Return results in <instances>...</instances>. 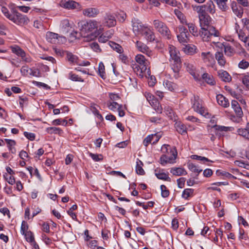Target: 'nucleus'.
<instances>
[{"instance_id":"obj_1","label":"nucleus","mask_w":249,"mask_h":249,"mask_svg":"<svg viewBox=\"0 0 249 249\" xmlns=\"http://www.w3.org/2000/svg\"><path fill=\"white\" fill-rule=\"evenodd\" d=\"M168 50L170 56L171 67L174 72L173 76L175 79H178L179 77V72L181 68V61L179 53L173 45H170Z\"/></svg>"},{"instance_id":"obj_2","label":"nucleus","mask_w":249,"mask_h":249,"mask_svg":"<svg viewBox=\"0 0 249 249\" xmlns=\"http://www.w3.org/2000/svg\"><path fill=\"white\" fill-rule=\"evenodd\" d=\"M199 36L204 41H209L213 36L218 37L220 33L214 27H201Z\"/></svg>"},{"instance_id":"obj_3","label":"nucleus","mask_w":249,"mask_h":249,"mask_svg":"<svg viewBox=\"0 0 249 249\" xmlns=\"http://www.w3.org/2000/svg\"><path fill=\"white\" fill-rule=\"evenodd\" d=\"M153 25L155 29L165 38L170 39L171 34L166 24L163 22L155 19L153 21Z\"/></svg>"},{"instance_id":"obj_4","label":"nucleus","mask_w":249,"mask_h":249,"mask_svg":"<svg viewBox=\"0 0 249 249\" xmlns=\"http://www.w3.org/2000/svg\"><path fill=\"white\" fill-rule=\"evenodd\" d=\"M193 10L197 13H209L213 14L215 12V7L211 0L207 1L206 4L201 5H192Z\"/></svg>"},{"instance_id":"obj_5","label":"nucleus","mask_w":249,"mask_h":249,"mask_svg":"<svg viewBox=\"0 0 249 249\" xmlns=\"http://www.w3.org/2000/svg\"><path fill=\"white\" fill-rule=\"evenodd\" d=\"M10 20L17 25L21 26L28 24L30 21L27 16L22 15L14 9L12 10V16Z\"/></svg>"},{"instance_id":"obj_6","label":"nucleus","mask_w":249,"mask_h":249,"mask_svg":"<svg viewBox=\"0 0 249 249\" xmlns=\"http://www.w3.org/2000/svg\"><path fill=\"white\" fill-rule=\"evenodd\" d=\"M201 102V101L200 100L199 96L194 95L193 97L191 99V102L193 104L192 107L196 112L199 113L201 115L206 118L210 117V114L202 107Z\"/></svg>"},{"instance_id":"obj_7","label":"nucleus","mask_w":249,"mask_h":249,"mask_svg":"<svg viewBox=\"0 0 249 249\" xmlns=\"http://www.w3.org/2000/svg\"><path fill=\"white\" fill-rule=\"evenodd\" d=\"M170 152L171 153V156H169L166 155H162L160 158V164L162 165H165L166 164L169 163H174L175 162V160L177 157L178 152L177 149L175 147L170 148Z\"/></svg>"},{"instance_id":"obj_8","label":"nucleus","mask_w":249,"mask_h":249,"mask_svg":"<svg viewBox=\"0 0 249 249\" xmlns=\"http://www.w3.org/2000/svg\"><path fill=\"white\" fill-rule=\"evenodd\" d=\"M200 27H213L211 25L212 18L208 13H197Z\"/></svg>"},{"instance_id":"obj_9","label":"nucleus","mask_w":249,"mask_h":249,"mask_svg":"<svg viewBox=\"0 0 249 249\" xmlns=\"http://www.w3.org/2000/svg\"><path fill=\"white\" fill-rule=\"evenodd\" d=\"M59 4L61 7L68 10L79 9L80 8L79 3L72 0H61Z\"/></svg>"},{"instance_id":"obj_10","label":"nucleus","mask_w":249,"mask_h":249,"mask_svg":"<svg viewBox=\"0 0 249 249\" xmlns=\"http://www.w3.org/2000/svg\"><path fill=\"white\" fill-rule=\"evenodd\" d=\"M46 39L48 42L53 44L59 43L60 39L61 42L66 40L65 37L60 36L58 34L51 32H47L46 33Z\"/></svg>"},{"instance_id":"obj_11","label":"nucleus","mask_w":249,"mask_h":249,"mask_svg":"<svg viewBox=\"0 0 249 249\" xmlns=\"http://www.w3.org/2000/svg\"><path fill=\"white\" fill-rule=\"evenodd\" d=\"M131 22L133 31L136 35L141 34L143 30L146 27L142 24L139 19L135 18L132 19Z\"/></svg>"},{"instance_id":"obj_12","label":"nucleus","mask_w":249,"mask_h":249,"mask_svg":"<svg viewBox=\"0 0 249 249\" xmlns=\"http://www.w3.org/2000/svg\"><path fill=\"white\" fill-rule=\"evenodd\" d=\"M97 28V22L95 20H89L81 23V31L86 33L92 32Z\"/></svg>"},{"instance_id":"obj_13","label":"nucleus","mask_w":249,"mask_h":249,"mask_svg":"<svg viewBox=\"0 0 249 249\" xmlns=\"http://www.w3.org/2000/svg\"><path fill=\"white\" fill-rule=\"evenodd\" d=\"M12 52L18 56L21 57L23 61L26 62H30L31 58L26 56V53L18 45H14L10 47Z\"/></svg>"},{"instance_id":"obj_14","label":"nucleus","mask_w":249,"mask_h":249,"mask_svg":"<svg viewBox=\"0 0 249 249\" xmlns=\"http://www.w3.org/2000/svg\"><path fill=\"white\" fill-rule=\"evenodd\" d=\"M160 137L161 135L158 133L149 135L144 139L143 144L145 146H147L150 143L155 144L159 141Z\"/></svg>"},{"instance_id":"obj_15","label":"nucleus","mask_w":249,"mask_h":249,"mask_svg":"<svg viewBox=\"0 0 249 249\" xmlns=\"http://www.w3.org/2000/svg\"><path fill=\"white\" fill-rule=\"evenodd\" d=\"M184 65L185 66L187 71L193 76L196 80H200L199 75L196 72V67L192 63L185 62L184 63Z\"/></svg>"},{"instance_id":"obj_16","label":"nucleus","mask_w":249,"mask_h":249,"mask_svg":"<svg viewBox=\"0 0 249 249\" xmlns=\"http://www.w3.org/2000/svg\"><path fill=\"white\" fill-rule=\"evenodd\" d=\"M135 60L137 63L141 66V72L143 71H145L147 69L148 61L145 59V57L143 55L137 54L135 56Z\"/></svg>"},{"instance_id":"obj_17","label":"nucleus","mask_w":249,"mask_h":249,"mask_svg":"<svg viewBox=\"0 0 249 249\" xmlns=\"http://www.w3.org/2000/svg\"><path fill=\"white\" fill-rule=\"evenodd\" d=\"M141 35L143 36L145 39L150 42L154 41L155 39V36L154 33L149 28L146 27L143 32L141 33Z\"/></svg>"},{"instance_id":"obj_18","label":"nucleus","mask_w":249,"mask_h":249,"mask_svg":"<svg viewBox=\"0 0 249 249\" xmlns=\"http://www.w3.org/2000/svg\"><path fill=\"white\" fill-rule=\"evenodd\" d=\"M136 45L137 49L139 51L142 52V53H145L148 56H150L151 54V51L145 44L142 43V42L137 41L136 42Z\"/></svg>"},{"instance_id":"obj_19","label":"nucleus","mask_w":249,"mask_h":249,"mask_svg":"<svg viewBox=\"0 0 249 249\" xmlns=\"http://www.w3.org/2000/svg\"><path fill=\"white\" fill-rule=\"evenodd\" d=\"M217 102L219 105L224 108L230 106V102L227 98L224 97L222 94H218L216 97Z\"/></svg>"},{"instance_id":"obj_20","label":"nucleus","mask_w":249,"mask_h":249,"mask_svg":"<svg viewBox=\"0 0 249 249\" xmlns=\"http://www.w3.org/2000/svg\"><path fill=\"white\" fill-rule=\"evenodd\" d=\"M231 106L236 116L239 118H241L243 116V113L238 102L236 100H232L231 101Z\"/></svg>"},{"instance_id":"obj_21","label":"nucleus","mask_w":249,"mask_h":249,"mask_svg":"<svg viewBox=\"0 0 249 249\" xmlns=\"http://www.w3.org/2000/svg\"><path fill=\"white\" fill-rule=\"evenodd\" d=\"M231 7L233 12L238 18H241L243 14V9L239 5H238L236 2H232L231 3Z\"/></svg>"},{"instance_id":"obj_22","label":"nucleus","mask_w":249,"mask_h":249,"mask_svg":"<svg viewBox=\"0 0 249 249\" xmlns=\"http://www.w3.org/2000/svg\"><path fill=\"white\" fill-rule=\"evenodd\" d=\"M99 13L98 9L95 8L89 7L83 11V14L88 17H94Z\"/></svg>"},{"instance_id":"obj_23","label":"nucleus","mask_w":249,"mask_h":249,"mask_svg":"<svg viewBox=\"0 0 249 249\" xmlns=\"http://www.w3.org/2000/svg\"><path fill=\"white\" fill-rule=\"evenodd\" d=\"M238 135L249 140V123H248L244 128H238L237 130Z\"/></svg>"},{"instance_id":"obj_24","label":"nucleus","mask_w":249,"mask_h":249,"mask_svg":"<svg viewBox=\"0 0 249 249\" xmlns=\"http://www.w3.org/2000/svg\"><path fill=\"white\" fill-rule=\"evenodd\" d=\"M105 23L108 27H113L116 24L115 17L112 15H107L105 18Z\"/></svg>"},{"instance_id":"obj_25","label":"nucleus","mask_w":249,"mask_h":249,"mask_svg":"<svg viewBox=\"0 0 249 249\" xmlns=\"http://www.w3.org/2000/svg\"><path fill=\"white\" fill-rule=\"evenodd\" d=\"M170 172L174 176H180L186 175L187 172L183 168L181 167H173L170 170Z\"/></svg>"},{"instance_id":"obj_26","label":"nucleus","mask_w":249,"mask_h":249,"mask_svg":"<svg viewBox=\"0 0 249 249\" xmlns=\"http://www.w3.org/2000/svg\"><path fill=\"white\" fill-rule=\"evenodd\" d=\"M218 76L221 80L225 82H229L231 80V77L225 71L221 70L218 72Z\"/></svg>"},{"instance_id":"obj_27","label":"nucleus","mask_w":249,"mask_h":249,"mask_svg":"<svg viewBox=\"0 0 249 249\" xmlns=\"http://www.w3.org/2000/svg\"><path fill=\"white\" fill-rule=\"evenodd\" d=\"M175 127L177 131L180 134L183 135L187 134V128L186 126L181 122H176L175 123Z\"/></svg>"},{"instance_id":"obj_28","label":"nucleus","mask_w":249,"mask_h":249,"mask_svg":"<svg viewBox=\"0 0 249 249\" xmlns=\"http://www.w3.org/2000/svg\"><path fill=\"white\" fill-rule=\"evenodd\" d=\"M155 176L158 179L167 181L169 182L171 181V179L170 177H169L168 174H166L164 172H158V169H155Z\"/></svg>"},{"instance_id":"obj_29","label":"nucleus","mask_w":249,"mask_h":249,"mask_svg":"<svg viewBox=\"0 0 249 249\" xmlns=\"http://www.w3.org/2000/svg\"><path fill=\"white\" fill-rule=\"evenodd\" d=\"M201 77L207 84L210 85H214L215 84V82L213 79V76L208 73H203Z\"/></svg>"},{"instance_id":"obj_30","label":"nucleus","mask_w":249,"mask_h":249,"mask_svg":"<svg viewBox=\"0 0 249 249\" xmlns=\"http://www.w3.org/2000/svg\"><path fill=\"white\" fill-rule=\"evenodd\" d=\"M237 28H239V25L237 23H236L235 29L238 34L239 38L241 41H243L245 43V44H246L248 41L249 38L246 36L245 33L243 32L241 30H240L238 32L237 30Z\"/></svg>"},{"instance_id":"obj_31","label":"nucleus","mask_w":249,"mask_h":249,"mask_svg":"<svg viewBox=\"0 0 249 249\" xmlns=\"http://www.w3.org/2000/svg\"><path fill=\"white\" fill-rule=\"evenodd\" d=\"M66 59L67 60L71 63H74L78 64V57L73 54L71 52L67 51L66 52Z\"/></svg>"},{"instance_id":"obj_32","label":"nucleus","mask_w":249,"mask_h":249,"mask_svg":"<svg viewBox=\"0 0 249 249\" xmlns=\"http://www.w3.org/2000/svg\"><path fill=\"white\" fill-rule=\"evenodd\" d=\"M215 59L218 63L221 66H224L226 63V60L222 53L217 52L215 54Z\"/></svg>"},{"instance_id":"obj_33","label":"nucleus","mask_w":249,"mask_h":249,"mask_svg":"<svg viewBox=\"0 0 249 249\" xmlns=\"http://www.w3.org/2000/svg\"><path fill=\"white\" fill-rule=\"evenodd\" d=\"M107 106L109 109L113 111L119 109V108H122V105L119 104L116 102H111L110 101H107Z\"/></svg>"},{"instance_id":"obj_34","label":"nucleus","mask_w":249,"mask_h":249,"mask_svg":"<svg viewBox=\"0 0 249 249\" xmlns=\"http://www.w3.org/2000/svg\"><path fill=\"white\" fill-rule=\"evenodd\" d=\"M186 22V21H185ZM186 24L188 25V27L191 33L193 34V36H199V31H197V28L193 23H187Z\"/></svg>"},{"instance_id":"obj_35","label":"nucleus","mask_w":249,"mask_h":249,"mask_svg":"<svg viewBox=\"0 0 249 249\" xmlns=\"http://www.w3.org/2000/svg\"><path fill=\"white\" fill-rule=\"evenodd\" d=\"M194 189L191 188H187L184 190L182 192V197L185 199H188L189 197L193 196Z\"/></svg>"},{"instance_id":"obj_36","label":"nucleus","mask_w":249,"mask_h":249,"mask_svg":"<svg viewBox=\"0 0 249 249\" xmlns=\"http://www.w3.org/2000/svg\"><path fill=\"white\" fill-rule=\"evenodd\" d=\"M138 160L137 161V164L136 166V172L138 174L140 175H144L145 174V172L143 169L142 166L143 165V163L139 159H137Z\"/></svg>"},{"instance_id":"obj_37","label":"nucleus","mask_w":249,"mask_h":249,"mask_svg":"<svg viewBox=\"0 0 249 249\" xmlns=\"http://www.w3.org/2000/svg\"><path fill=\"white\" fill-rule=\"evenodd\" d=\"M196 48L195 46L191 45H186L184 48V51L185 53H188L190 55H192L196 53Z\"/></svg>"},{"instance_id":"obj_38","label":"nucleus","mask_w":249,"mask_h":249,"mask_svg":"<svg viewBox=\"0 0 249 249\" xmlns=\"http://www.w3.org/2000/svg\"><path fill=\"white\" fill-rule=\"evenodd\" d=\"M109 45L113 50L116 51L117 53H121L123 52V49L119 44L114 42L110 41L109 42Z\"/></svg>"},{"instance_id":"obj_39","label":"nucleus","mask_w":249,"mask_h":249,"mask_svg":"<svg viewBox=\"0 0 249 249\" xmlns=\"http://www.w3.org/2000/svg\"><path fill=\"white\" fill-rule=\"evenodd\" d=\"M98 74L103 79H106V75L105 71V66L103 62H100L98 67Z\"/></svg>"},{"instance_id":"obj_40","label":"nucleus","mask_w":249,"mask_h":249,"mask_svg":"<svg viewBox=\"0 0 249 249\" xmlns=\"http://www.w3.org/2000/svg\"><path fill=\"white\" fill-rule=\"evenodd\" d=\"M188 167L190 171L194 173H197L196 176L198 175L199 173L202 171V169H199L197 167V166L195 164L192 163H189L188 165Z\"/></svg>"},{"instance_id":"obj_41","label":"nucleus","mask_w":249,"mask_h":249,"mask_svg":"<svg viewBox=\"0 0 249 249\" xmlns=\"http://www.w3.org/2000/svg\"><path fill=\"white\" fill-rule=\"evenodd\" d=\"M216 1L218 7L222 11H226L228 8L226 2L228 0H214Z\"/></svg>"},{"instance_id":"obj_42","label":"nucleus","mask_w":249,"mask_h":249,"mask_svg":"<svg viewBox=\"0 0 249 249\" xmlns=\"http://www.w3.org/2000/svg\"><path fill=\"white\" fill-rule=\"evenodd\" d=\"M46 131L49 134H61L62 130L59 127H50L46 128Z\"/></svg>"},{"instance_id":"obj_43","label":"nucleus","mask_w":249,"mask_h":249,"mask_svg":"<svg viewBox=\"0 0 249 249\" xmlns=\"http://www.w3.org/2000/svg\"><path fill=\"white\" fill-rule=\"evenodd\" d=\"M164 87L170 91H173L177 87V85L173 82L167 80L163 83Z\"/></svg>"},{"instance_id":"obj_44","label":"nucleus","mask_w":249,"mask_h":249,"mask_svg":"<svg viewBox=\"0 0 249 249\" xmlns=\"http://www.w3.org/2000/svg\"><path fill=\"white\" fill-rule=\"evenodd\" d=\"M177 37L180 43L185 44L188 42V37L186 33H180L179 35L177 36Z\"/></svg>"},{"instance_id":"obj_45","label":"nucleus","mask_w":249,"mask_h":249,"mask_svg":"<svg viewBox=\"0 0 249 249\" xmlns=\"http://www.w3.org/2000/svg\"><path fill=\"white\" fill-rule=\"evenodd\" d=\"M24 235V237L26 240V241L30 243H32L34 241V236L33 233L31 231H29L23 234Z\"/></svg>"},{"instance_id":"obj_46","label":"nucleus","mask_w":249,"mask_h":249,"mask_svg":"<svg viewBox=\"0 0 249 249\" xmlns=\"http://www.w3.org/2000/svg\"><path fill=\"white\" fill-rule=\"evenodd\" d=\"M224 51L228 56H232L234 53V49L229 45H224Z\"/></svg>"},{"instance_id":"obj_47","label":"nucleus","mask_w":249,"mask_h":249,"mask_svg":"<svg viewBox=\"0 0 249 249\" xmlns=\"http://www.w3.org/2000/svg\"><path fill=\"white\" fill-rule=\"evenodd\" d=\"M216 174L218 175H221L223 176H224L228 179H236V178L235 177H234L231 174L229 173V172H227L226 171L221 172L220 171L217 170L216 171Z\"/></svg>"},{"instance_id":"obj_48","label":"nucleus","mask_w":249,"mask_h":249,"mask_svg":"<svg viewBox=\"0 0 249 249\" xmlns=\"http://www.w3.org/2000/svg\"><path fill=\"white\" fill-rule=\"evenodd\" d=\"M161 195V196L164 197H167L169 195V191L167 189V187L164 185H161L160 186Z\"/></svg>"},{"instance_id":"obj_49","label":"nucleus","mask_w":249,"mask_h":249,"mask_svg":"<svg viewBox=\"0 0 249 249\" xmlns=\"http://www.w3.org/2000/svg\"><path fill=\"white\" fill-rule=\"evenodd\" d=\"M191 158L193 160L204 161V162H209V161L212 162H213V161L210 160L209 159H208V158H207L206 157H202V156H198V155H192Z\"/></svg>"},{"instance_id":"obj_50","label":"nucleus","mask_w":249,"mask_h":249,"mask_svg":"<svg viewBox=\"0 0 249 249\" xmlns=\"http://www.w3.org/2000/svg\"><path fill=\"white\" fill-rule=\"evenodd\" d=\"M111 37L110 35H108L107 33H106V35L102 34L98 37V41L99 42L105 43Z\"/></svg>"},{"instance_id":"obj_51","label":"nucleus","mask_w":249,"mask_h":249,"mask_svg":"<svg viewBox=\"0 0 249 249\" xmlns=\"http://www.w3.org/2000/svg\"><path fill=\"white\" fill-rule=\"evenodd\" d=\"M4 178L10 184L13 185L16 183V180L13 176H8L7 173L3 175Z\"/></svg>"},{"instance_id":"obj_52","label":"nucleus","mask_w":249,"mask_h":249,"mask_svg":"<svg viewBox=\"0 0 249 249\" xmlns=\"http://www.w3.org/2000/svg\"><path fill=\"white\" fill-rule=\"evenodd\" d=\"M4 141L6 142L9 150H12V148L14 147L16 144V141L13 140L5 139Z\"/></svg>"},{"instance_id":"obj_53","label":"nucleus","mask_w":249,"mask_h":249,"mask_svg":"<svg viewBox=\"0 0 249 249\" xmlns=\"http://www.w3.org/2000/svg\"><path fill=\"white\" fill-rule=\"evenodd\" d=\"M1 11L3 14V15L9 20L12 18V13H10L8 9L4 6H2L1 8Z\"/></svg>"},{"instance_id":"obj_54","label":"nucleus","mask_w":249,"mask_h":249,"mask_svg":"<svg viewBox=\"0 0 249 249\" xmlns=\"http://www.w3.org/2000/svg\"><path fill=\"white\" fill-rule=\"evenodd\" d=\"M213 128H214L216 130L220 131H228L230 130L229 127H226L224 126H220L216 124H214L212 126Z\"/></svg>"},{"instance_id":"obj_55","label":"nucleus","mask_w":249,"mask_h":249,"mask_svg":"<svg viewBox=\"0 0 249 249\" xmlns=\"http://www.w3.org/2000/svg\"><path fill=\"white\" fill-rule=\"evenodd\" d=\"M69 78L73 81H83L81 78L78 77V75L72 73V72L69 73Z\"/></svg>"},{"instance_id":"obj_56","label":"nucleus","mask_w":249,"mask_h":249,"mask_svg":"<svg viewBox=\"0 0 249 249\" xmlns=\"http://www.w3.org/2000/svg\"><path fill=\"white\" fill-rule=\"evenodd\" d=\"M28 230V225L25 221H23L21 223V234H24V233L29 231Z\"/></svg>"},{"instance_id":"obj_57","label":"nucleus","mask_w":249,"mask_h":249,"mask_svg":"<svg viewBox=\"0 0 249 249\" xmlns=\"http://www.w3.org/2000/svg\"><path fill=\"white\" fill-rule=\"evenodd\" d=\"M90 157L95 161H99L103 160L102 155L95 154L93 153L89 154Z\"/></svg>"},{"instance_id":"obj_58","label":"nucleus","mask_w":249,"mask_h":249,"mask_svg":"<svg viewBox=\"0 0 249 249\" xmlns=\"http://www.w3.org/2000/svg\"><path fill=\"white\" fill-rule=\"evenodd\" d=\"M24 136L30 141H34L35 139L36 135L34 133L31 132H24Z\"/></svg>"},{"instance_id":"obj_59","label":"nucleus","mask_w":249,"mask_h":249,"mask_svg":"<svg viewBox=\"0 0 249 249\" xmlns=\"http://www.w3.org/2000/svg\"><path fill=\"white\" fill-rule=\"evenodd\" d=\"M249 66V63L245 60H242L238 64V67L242 69H245Z\"/></svg>"},{"instance_id":"obj_60","label":"nucleus","mask_w":249,"mask_h":249,"mask_svg":"<svg viewBox=\"0 0 249 249\" xmlns=\"http://www.w3.org/2000/svg\"><path fill=\"white\" fill-rule=\"evenodd\" d=\"M30 69L27 66H23L20 69V72L23 76H27L28 73H29Z\"/></svg>"},{"instance_id":"obj_61","label":"nucleus","mask_w":249,"mask_h":249,"mask_svg":"<svg viewBox=\"0 0 249 249\" xmlns=\"http://www.w3.org/2000/svg\"><path fill=\"white\" fill-rule=\"evenodd\" d=\"M185 178H180L177 179V183L178 188H182L185 184Z\"/></svg>"},{"instance_id":"obj_62","label":"nucleus","mask_w":249,"mask_h":249,"mask_svg":"<svg viewBox=\"0 0 249 249\" xmlns=\"http://www.w3.org/2000/svg\"><path fill=\"white\" fill-rule=\"evenodd\" d=\"M109 96L110 101L111 102H116V101H117L120 99V97L118 94L113 93H110L109 94Z\"/></svg>"},{"instance_id":"obj_63","label":"nucleus","mask_w":249,"mask_h":249,"mask_svg":"<svg viewBox=\"0 0 249 249\" xmlns=\"http://www.w3.org/2000/svg\"><path fill=\"white\" fill-rule=\"evenodd\" d=\"M241 21L244 25V27L249 31V18H243L242 19Z\"/></svg>"},{"instance_id":"obj_64","label":"nucleus","mask_w":249,"mask_h":249,"mask_svg":"<svg viewBox=\"0 0 249 249\" xmlns=\"http://www.w3.org/2000/svg\"><path fill=\"white\" fill-rule=\"evenodd\" d=\"M242 82L249 89V75H245L242 79Z\"/></svg>"}]
</instances>
